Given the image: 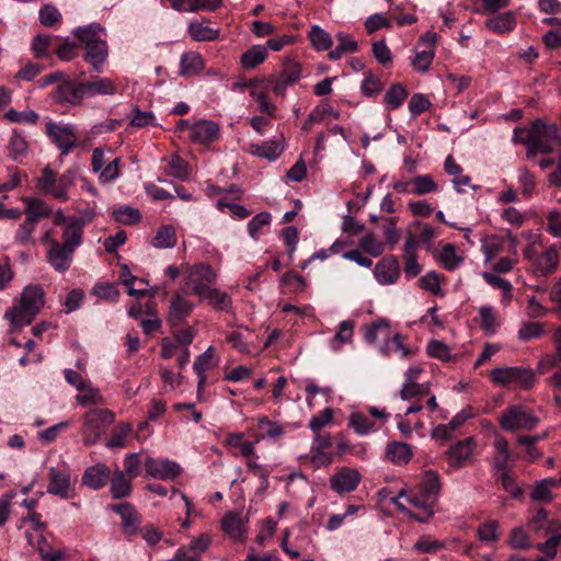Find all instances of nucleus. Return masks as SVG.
I'll return each mask as SVG.
<instances>
[{
	"label": "nucleus",
	"mask_w": 561,
	"mask_h": 561,
	"mask_svg": "<svg viewBox=\"0 0 561 561\" xmlns=\"http://www.w3.org/2000/svg\"><path fill=\"white\" fill-rule=\"evenodd\" d=\"M43 242L48 244L47 261L50 266L59 273L68 271L73 261V254L77 248L82 243L79 233L69 232L64 229L61 242L50 239L49 231L43 238Z\"/></svg>",
	"instance_id": "1"
},
{
	"label": "nucleus",
	"mask_w": 561,
	"mask_h": 561,
	"mask_svg": "<svg viewBox=\"0 0 561 561\" xmlns=\"http://www.w3.org/2000/svg\"><path fill=\"white\" fill-rule=\"evenodd\" d=\"M500 426L506 432L531 431L539 419L522 404L508 405L499 417Z\"/></svg>",
	"instance_id": "2"
},
{
	"label": "nucleus",
	"mask_w": 561,
	"mask_h": 561,
	"mask_svg": "<svg viewBox=\"0 0 561 561\" xmlns=\"http://www.w3.org/2000/svg\"><path fill=\"white\" fill-rule=\"evenodd\" d=\"M114 422V413L107 409H93L84 416L83 443L87 446L96 444L105 428Z\"/></svg>",
	"instance_id": "3"
},
{
	"label": "nucleus",
	"mask_w": 561,
	"mask_h": 561,
	"mask_svg": "<svg viewBox=\"0 0 561 561\" xmlns=\"http://www.w3.org/2000/svg\"><path fill=\"white\" fill-rule=\"evenodd\" d=\"M493 382L505 387L518 386L529 389L535 382V374L531 369L524 367H497L493 368Z\"/></svg>",
	"instance_id": "4"
},
{
	"label": "nucleus",
	"mask_w": 561,
	"mask_h": 561,
	"mask_svg": "<svg viewBox=\"0 0 561 561\" xmlns=\"http://www.w3.org/2000/svg\"><path fill=\"white\" fill-rule=\"evenodd\" d=\"M184 280L192 293L201 296L216 283L217 274L209 264L197 263L188 267Z\"/></svg>",
	"instance_id": "5"
},
{
	"label": "nucleus",
	"mask_w": 561,
	"mask_h": 561,
	"mask_svg": "<svg viewBox=\"0 0 561 561\" xmlns=\"http://www.w3.org/2000/svg\"><path fill=\"white\" fill-rule=\"evenodd\" d=\"M520 133H527L534 138L541 148L542 153L552 152L554 145L561 146L559 129L556 124H547L541 119H537L533 123L529 130L523 129Z\"/></svg>",
	"instance_id": "6"
},
{
	"label": "nucleus",
	"mask_w": 561,
	"mask_h": 561,
	"mask_svg": "<svg viewBox=\"0 0 561 561\" xmlns=\"http://www.w3.org/2000/svg\"><path fill=\"white\" fill-rule=\"evenodd\" d=\"M436 33L426 32L417 42L412 66L415 70L425 72L428 70L435 56Z\"/></svg>",
	"instance_id": "7"
},
{
	"label": "nucleus",
	"mask_w": 561,
	"mask_h": 561,
	"mask_svg": "<svg viewBox=\"0 0 561 561\" xmlns=\"http://www.w3.org/2000/svg\"><path fill=\"white\" fill-rule=\"evenodd\" d=\"M46 131L61 150L62 154H68L77 146V135L73 127L69 124L61 125L49 122L46 124Z\"/></svg>",
	"instance_id": "8"
},
{
	"label": "nucleus",
	"mask_w": 561,
	"mask_h": 561,
	"mask_svg": "<svg viewBox=\"0 0 561 561\" xmlns=\"http://www.w3.org/2000/svg\"><path fill=\"white\" fill-rule=\"evenodd\" d=\"M360 480L362 476L356 469L343 467L330 478V486L339 494L348 493L358 486Z\"/></svg>",
	"instance_id": "9"
},
{
	"label": "nucleus",
	"mask_w": 561,
	"mask_h": 561,
	"mask_svg": "<svg viewBox=\"0 0 561 561\" xmlns=\"http://www.w3.org/2000/svg\"><path fill=\"white\" fill-rule=\"evenodd\" d=\"M84 96L82 81H64L54 91L53 99L59 104L79 105Z\"/></svg>",
	"instance_id": "10"
},
{
	"label": "nucleus",
	"mask_w": 561,
	"mask_h": 561,
	"mask_svg": "<svg viewBox=\"0 0 561 561\" xmlns=\"http://www.w3.org/2000/svg\"><path fill=\"white\" fill-rule=\"evenodd\" d=\"M145 469L150 477L161 480H173L181 473V467L169 459L147 458Z\"/></svg>",
	"instance_id": "11"
},
{
	"label": "nucleus",
	"mask_w": 561,
	"mask_h": 561,
	"mask_svg": "<svg viewBox=\"0 0 561 561\" xmlns=\"http://www.w3.org/2000/svg\"><path fill=\"white\" fill-rule=\"evenodd\" d=\"M49 481L47 484V493L59 496L61 499L70 497L71 480L68 469L50 468Z\"/></svg>",
	"instance_id": "12"
},
{
	"label": "nucleus",
	"mask_w": 561,
	"mask_h": 561,
	"mask_svg": "<svg viewBox=\"0 0 561 561\" xmlns=\"http://www.w3.org/2000/svg\"><path fill=\"white\" fill-rule=\"evenodd\" d=\"M110 510L119 514L125 534L134 535L138 531L141 524V516L131 504H114L110 506Z\"/></svg>",
	"instance_id": "13"
},
{
	"label": "nucleus",
	"mask_w": 561,
	"mask_h": 561,
	"mask_svg": "<svg viewBox=\"0 0 561 561\" xmlns=\"http://www.w3.org/2000/svg\"><path fill=\"white\" fill-rule=\"evenodd\" d=\"M400 273L399 262L394 256H387L379 261L374 270V274L379 284H393Z\"/></svg>",
	"instance_id": "14"
},
{
	"label": "nucleus",
	"mask_w": 561,
	"mask_h": 561,
	"mask_svg": "<svg viewBox=\"0 0 561 561\" xmlns=\"http://www.w3.org/2000/svg\"><path fill=\"white\" fill-rule=\"evenodd\" d=\"M194 306L181 294H175L171 301L168 312V321L175 327L183 322L192 312Z\"/></svg>",
	"instance_id": "15"
},
{
	"label": "nucleus",
	"mask_w": 561,
	"mask_h": 561,
	"mask_svg": "<svg viewBox=\"0 0 561 561\" xmlns=\"http://www.w3.org/2000/svg\"><path fill=\"white\" fill-rule=\"evenodd\" d=\"M110 476L111 469L103 463H98L85 469L82 483L90 489L99 490L107 483Z\"/></svg>",
	"instance_id": "16"
},
{
	"label": "nucleus",
	"mask_w": 561,
	"mask_h": 561,
	"mask_svg": "<svg viewBox=\"0 0 561 561\" xmlns=\"http://www.w3.org/2000/svg\"><path fill=\"white\" fill-rule=\"evenodd\" d=\"M219 127L211 121H199L191 126V139L198 144H208L218 136Z\"/></svg>",
	"instance_id": "17"
},
{
	"label": "nucleus",
	"mask_w": 561,
	"mask_h": 561,
	"mask_svg": "<svg viewBox=\"0 0 561 561\" xmlns=\"http://www.w3.org/2000/svg\"><path fill=\"white\" fill-rule=\"evenodd\" d=\"M557 265L558 252L554 248H550L539 256H536L533 263L534 274L536 276H547L556 270Z\"/></svg>",
	"instance_id": "18"
},
{
	"label": "nucleus",
	"mask_w": 561,
	"mask_h": 561,
	"mask_svg": "<svg viewBox=\"0 0 561 561\" xmlns=\"http://www.w3.org/2000/svg\"><path fill=\"white\" fill-rule=\"evenodd\" d=\"M72 33L85 48L103 41L102 36L105 35V28L99 23H91L87 26L77 27Z\"/></svg>",
	"instance_id": "19"
},
{
	"label": "nucleus",
	"mask_w": 561,
	"mask_h": 561,
	"mask_svg": "<svg viewBox=\"0 0 561 561\" xmlns=\"http://www.w3.org/2000/svg\"><path fill=\"white\" fill-rule=\"evenodd\" d=\"M23 203L25 204V219L34 224L43 218L48 217L51 214V208L42 199L33 197H24Z\"/></svg>",
	"instance_id": "20"
},
{
	"label": "nucleus",
	"mask_w": 561,
	"mask_h": 561,
	"mask_svg": "<svg viewBox=\"0 0 561 561\" xmlns=\"http://www.w3.org/2000/svg\"><path fill=\"white\" fill-rule=\"evenodd\" d=\"M35 316V312L20 302L8 309L4 314L14 329H22L23 327L28 325Z\"/></svg>",
	"instance_id": "21"
},
{
	"label": "nucleus",
	"mask_w": 561,
	"mask_h": 561,
	"mask_svg": "<svg viewBox=\"0 0 561 561\" xmlns=\"http://www.w3.org/2000/svg\"><path fill=\"white\" fill-rule=\"evenodd\" d=\"M108 48L105 39L85 47L84 60L96 71H100L107 59Z\"/></svg>",
	"instance_id": "22"
},
{
	"label": "nucleus",
	"mask_w": 561,
	"mask_h": 561,
	"mask_svg": "<svg viewBox=\"0 0 561 561\" xmlns=\"http://www.w3.org/2000/svg\"><path fill=\"white\" fill-rule=\"evenodd\" d=\"M20 304L37 314L45 304L43 288L38 285L26 286L21 295Z\"/></svg>",
	"instance_id": "23"
},
{
	"label": "nucleus",
	"mask_w": 561,
	"mask_h": 561,
	"mask_svg": "<svg viewBox=\"0 0 561 561\" xmlns=\"http://www.w3.org/2000/svg\"><path fill=\"white\" fill-rule=\"evenodd\" d=\"M84 95H113L116 93L117 88L115 83L108 78H96L91 81H82Z\"/></svg>",
	"instance_id": "24"
},
{
	"label": "nucleus",
	"mask_w": 561,
	"mask_h": 561,
	"mask_svg": "<svg viewBox=\"0 0 561 561\" xmlns=\"http://www.w3.org/2000/svg\"><path fill=\"white\" fill-rule=\"evenodd\" d=\"M332 446V439L330 435L316 434L311 450L313 453L312 463L316 467L320 465H328L331 462V457L325 453Z\"/></svg>",
	"instance_id": "25"
},
{
	"label": "nucleus",
	"mask_w": 561,
	"mask_h": 561,
	"mask_svg": "<svg viewBox=\"0 0 561 561\" xmlns=\"http://www.w3.org/2000/svg\"><path fill=\"white\" fill-rule=\"evenodd\" d=\"M440 491V479L437 472L427 470L424 472L419 485V492L427 500L435 502Z\"/></svg>",
	"instance_id": "26"
},
{
	"label": "nucleus",
	"mask_w": 561,
	"mask_h": 561,
	"mask_svg": "<svg viewBox=\"0 0 561 561\" xmlns=\"http://www.w3.org/2000/svg\"><path fill=\"white\" fill-rule=\"evenodd\" d=\"M222 530L234 540H242L245 537L247 528L241 516L228 513L222 518Z\"/></svg>",
	"instance_id": "27"
},
{
	"label": "nucleus",
	"mask_w": 561,
	"mask_h": 561,
	"mask_svg": "<svg viewBox=\"0 0 561 561\" xmlns=\"http://www.w3.org/2000/svg\"><path fill=\"white\" fill-rule=\"evenodd\" d=\"M473 440L472 438H467L465 440H460L454 446H451L447 455L449 457L450 466L459 467L462 465L465 460H467L472 454Z\"/></svg>",
	"instance_id": "28"
},
{
	"label": "nucleus",
	"mask_w": 561,
	"mask_h": 561,
	"mask_svg": "<svg viewBox=\"0 0 561 561\" xmlns=\"http://www.w3.org/2000/svg\"><path fill=\"white\" fill-rule=\"evenodd\" d=\"M188 34L193 39L198 42H210L219 37L218 30L210 27L207 20L191 22L188 25Z\"/></svg>",
	"instance_id": "29"
},
{
	"label": "nucleus",
	"mask_w": 561,
	"mask_h": 561,
	"mask_svg": "<svg viewBox=\"0 0 561 561\" xmlns=\"http://www.w3.org/2000/svg\"><path fill=\"white\" fill-rule=\"evenodd\" d=\"M411 446L402 442H391L387 445L386 456L396 465H405L412 458Z\"/></svg>",
	"instance_id": "30"
},
{
	"label": "nucleus",
	"mask_w": 561,
	"mask_h": 561,
	"mask_svg": "<svg viewBox=\"0 0 561 561\" xmlns=\"http://www.w3.org/2000/svg\"><path fill=\"white\" fill-rule=\"evenodd\" d=\"M204 67L203 57L195 51H188L182 55L179 73L183 77L197 75Z\"/></svg>",
	"instance_id": "31"
},
{
	"label": "nucleus",
	"mask_w": 561,
	"mask_h": 561,
	"mask_svg": "<svg viewBox=\"0 0 561 561\" xmlns=\"http://www.w3.org/2000/svg\"><path fill=\"white\" fill-rule=\"evenodd\" d=\"M199 297L207 299L209 305L218 311H229L232 305V300L229 295L215 287H209Z\"/></svg>",
	"instance_id": "32"
},
{
	"label": "nucleus",
	"mask_w": 561,
	"mask_h": 561,
	"mask_svg": "<svg viewBox=\"0 0 561 561\" xmlns=\"http://www.w3.org/2000/svg\"><path fill=\"white\" fill-rule=\"evenodd\" d=\"M408 90L400 83H393L383 98V104L388 111L397 110L408 98Z\"/></svg>",
	"instance_id": "33"
},
{
	"label": "nucleus",
	"mask_w": 561,
	"mask_h": 561,
	"mask_svg": "<svg viewBox=\"0 0 561 561\" xmlns=\"http://www.w3.org/2000/svg\"><path fill=\"white\" fill-rule=\"evenodd\" d=\"M94 215L95 214L91 208L81 210L79 216L68 217L65 229L70 233H79V239L82 240L83 227L93 220Z\"/></svg>",
	"instance_id": "34"
},
{
	"label": "nucleus",
	"mask_w": 561,
	"mask_h": 561,
	"mask_svg": "<svg viewBox=\"0 0 561 561\" xmlns=\"http://www.w3.org/2000/svg\"><path fill=\"white\" fill-rule=\"evenodd\" d=\"M266 49L261 45L252 46L241 56V65L244 69H252L266 59Z\"/></svg>",
	"instance_id": "35"
},
{
	"label": "nucleus",
	"mask_w": 561,
	"mask_h": 561,
	"mask_svg": "<svg viewBox=\"0 0 561 561\" xmlns=\"http://www.w3.org/2000/svg\"><path fill=\"white\" fill-rule=\"evenodd\" d=\"M36 228V224L28 221L25 219L22 224L19 225L15 233H14V243L21 247H27L35 244L34 231Z\"/></svg>",
	"instance_id": "36"
},
{
	"label": "nucleus",
	"mask_w": 561,
	"mask_h": 561,
	"mask_svg": "<svg viewBox=\"0 0 561 561\" xmlns=\"http://www.w3.org/2000/svg\"><path fill=\"white\" fill-rule=\"evenodd\" d=\"M557 486V481L552 478H547L539 481L530 493V499L536 502L548 503L552 500L551 489Z\"/></svg>",
	"instance_id": "37"
},
{
	"label": "nucleus",
	"mask_w": 561,
	"mask_h": 561,
	"mask_svg": "<svg viewBox=\"0 0 561 561\" xmlns=\"http://www.w3.org/2000/svg\"><path fill=\"white\" fill-rule=\"evenodd\" d=\"M76 178V171L69 169L65 171L56 181L54 198L59 201L68 199V190L72 186Z\"/></svg>",
	"instance_id": "38"
},
{
	"label": "nucleus",
	"mask_w": 561,
	"mask_h": 561,
	"mask_svg": "<svg viewBox=\"0 0 561 561\" xmlns=\"http://www.w3.org/2000/svg\"><path fill=\"white\" fill-rule=\"evenodd\" d=\"M389 323L387 320L380 319L366 329L364 339L368 343H375L378 339H390Z\"/></svg>",
	"instance_id": "39"
},
{
	"label": "nucleus",
	"mask_w": 561,
	"mask_h": 561,
	"mask_svg": "<svg viewBox=\"0 0 561 561\" xmlns=\"http://www.w3.org/2000/svg\"><path fill=\"white\" fill-rule=\"evenodd\" d=\"M131 492L130 478L127 479L123 471H117L111 483L113 499L127 497Z\"/></svg>",
	"instance_id": "40"
},
{
	"label": "nucleus",
	"mask_w": 561,
	"mask_h": 561,
	"mask_svg": "<svg viewBox=\"0 0 561 561\" xmlns=\"http://www.w3.org/2000/svg\"><path fill=\"white\" fill-rule=\"evenodd\" d=\"M308 35L317 50H328L333 45L330 34L319 25H312Z\"/></svg>",
	"instance_id": "41"
},
{
	"label": "nucleus",
	"mask_w": 561,
	"mask_h": 561,
	"mask_svg": "<svg viewBox=\"0 0 561 561\" xmlns=\"http://www.w3.org/2000/svg\"><path fill=\"white\" fill-rule=\"evenodd\" d=\"M283 148L275 140L265 141L261 145H252L251 146V152L265 158L270 161L276 160L279 154L282 153Z\"/></svg>",
	"instance_id": "42"
},
{
	"label": "nucleus",
	"mask_w": 561,
	"mask_h": 561,
	"mask_svg": "<svg viewBox=\"0 0 561 561\" xmlns=\"http://www.w3.org/2000/svg\"><path fill=\"white\" fill-rule=\"evenodd\" d=\"M176 244L175 230L172 226L161 227L154 238L152 239V245L159 249L173 248Z\"/></svg>",
	"instance_id": "43"
},
{
	"label": "nucleus",
	"mask_w": 561,
	"mask_h": 561,
	"mask_svg": "<svg viewBox=\"0 0 561 561\" xmlns=\"http://www.w3.org/2000/svg\"><path fill=\"white\" fill-rule=\"evenodd\" d=\"M430 383L404 382L400 390V398L404 401L430 394Z\"/></svg>",
	"instance_id": "44"
},
{
	"label": "nucleus",
	"mask_w": 561,
	"mask_h": 561,
	"mask_svg": "<svg viewBox=\"0 0 561 561\" xmlns=\"http://www.w3.org/2000/svg\"><path fill=\"white\" fill-rule=\"evenodd\" d=\"M250 87V95L259 103V108L261 112L267 114L268 116H274L275 106L267 100L266 92L259 89L257 81H251L249 83Z\"/></svg>",
	"instance_id": "45"
},
{
	"label": "nucleus",
	"mask_w": 561,
	"mask_h": 561,
	"mask_svg": "<svg viewBox=\"0 0 561 561\" xmlns=\"http://www.w3.org/2000/svg\"><path fill=\"white\" fill-rule=\"evenodd\" d=\"M413 185L412 193L415 195H425L438 190V185L434 182L433 178L428 174L417 175L411 180Z\"/></svg>",
	"instance_id": "46"
},
{
	"label": "nucleus",
	"mask_w": 561,
	"mask_h": 561,
	"mask_svg": "<svg viewBox=\"0 0 561 561\" xmlns=\"http://www.w3.org/2000/svg\"><path fill=\"white\" fill-rule=\"evenodd\" d=\"M218 364V358L215 355V348L209 346L203 354L197 356L193 364V369L196 374H201V371L205 373Z\"/></svg>",
	"instance_id": "47"
},
{
	"label": "nucleus",
	"mask_w": 561,
	"mask_h": 561,
	"mask_svg": "<svg viewBox=\"0 0 561 561\" xmlns=\"http://www.w3.org/2000/svg\"><path fill=\"white\" fill-rule=\"evenodd\" d=\"M516 25V16L512 11L493 14V32L506 33L512 31Z\"/></svg>",
	"instance_id": "48"
},
{
	"label": "nucleus",
	"mask_w": 561,
	"mask_h": 561,
	"mask_svg": "<svg viewBox=\"0 0 561 561\" xmlns=\"http://www.w3.org/2000/svg\"><path fill=\"white\" fill-rule=\"evenodd\" d=\"M548 520V512L541 507L529 519L528 527L530 531L534 533L537 537H543L547 529Z\"/></svg>",
	"instance_id": "49"
},
{
	"label": "nucleus",
	"mask_w": 561,
	"mask_h": 561,
	"mask_svg": "<svg viewBox=\"0 0 561 561\" xmlns=\"http://www.w3.org/2000/svg\"><path fill=\"white\" fill-rule=\"evenodd\" d=\"M374 421L360 412L353 413L350 417V426L358 434L366 435L374 428Z\"/></svg>",
	"instance_id": "50"
},
{
	"label": "nucleus",
	"mask_w": 561,
	"mask_h": 561,
	"mask_svg": "<svg viewBox=\"0 0 561 561\" xmlns=\"http://www.w3.org/2000/svg\"><path fill=\"white\" fill-rule=\"evenodd\" d=\"M4 117L12 123H26L30 125H35L39 118L38 114L34 111L19 112L14 108L7 111Z\"/></svg>",
	"instance_id": "51"
},
{
	"label": "nucleus",
	"mask_w": 561,
	"mask_h": 561,
	"mask_svg": "<svg viewBox=\"0 0 561 561\" xmlns=\"http://www.w3.org/2000/svg\"><path fill=\"white\" fill-rule=\"evenodd\" d=\"M439 261L446 270L453 271L458 267L461 257L457 255L453 244H446L439 253Z\"/></svg>",
	"instance_id": "52"
},
{
	"label": "nucleus",
	"mask_w": 561,
	"mask_h": 561,
	"mask_svg": "<svg viewBox=\"0 0 561 561\" xmlns=\"http://www.w3.org/2000/svg\"><path fill=\"white\" fill-rule=\"evenodd\" d=\"M543 334V324L539 322H524L518 330V339L527 342Z\"/></svg>",
	"instance_id": "53"
},
{
	"label": "nucleus",
	"mask_w": 561,
	"mask_h": 561,
	"mask_svg": "<svg viewBox=\"0 0 561 561\" xmlns=\"http://www.w3.org/2000/svg\"><path fill=\"white\" fill-rule=\"evenodd\" d=\"M257 426L263 437L275 439L284 434L283 426L279 423L270 421L267 417H261Z\"/></svg>",
	"instance_id": "54"
},
{
	"label": "nucleus",
	"mask_w": 561,
	"mask_h": 561,
	"mask_svg": "<svg viewBox=\"0 0 561 561\" xmlns=\"http://www.w3.org/2000/svg\"><path fill=\"white\" fill-rule=\"evenodd\" d=\"M301 68L300 65L289 58H287L283 65V70L277 75L284 79L290 85L294 84L300 78Z\"/></svg>",
	"instance_id": "55"
},
{
	"label": "nucleus",
	"mask_w": 561,
	"mask_h": 561,
	"mask_svg": "<svg viewBox=\"0 0 561 561\" xmlns=\"http://www.w3.org/2000/svg\"><path fill=\"white\" fill-rule=\"evenodd\" d=\"M500 480L503 489L508 492L512 497L519 499L523 495V491L517 485L515 476L512 470H504L501 472Z\"/></svg>",
	"instance_id": "56"
},
{
	"label": "nucleus",
	"mask_w": 561,
	"mask_h": 561,
	"mask_svg": "<svg viewBox=\"0 0 561 561\" xmlns=\"http://www.w3.org/2000/svg\"><path fill=\"white\" fill-rule=\"evenodd\" d=\"M93 295L101 299L111 300V301H117L119 298V290L117 289L116 285L108 284V283H102L96 284L92 289Z\"/></svg>",
	"instance_id": "57"
},
{
	"label": "nucleus",
	"mask_w": 561,
	"mask_h": 561,
	"mask_svg": "<svg viewBox=\"0 0 561 561\" xmlns=\"http://www.w3.org/2000/svg\"><path fill=\"white\" fill-rule=\"evenodd\" d=\"M140 213L129 206H124L114 211V218L116 221L125 225H134L140 220Z\"/></svg>",
	"instance_id": "58"
},
{
	"label": "nucleus",
	"mask_w": 561,
	"mask_h": 561,
	"mask_svg": "<svg viewBox=\"0 0 561 561\" xmlns=\"http://www.w3.org/2000/svg\"><path fill=\"white\" fill-rule=\"evenodd\" d=\"M56 181L55 172L49 167H46L42 172V176L38 178L37 184L45 194H49L54 197Z\"/></svg>",
	"instance_id": "59"
},
{
	"label": "nucleus",
	"mask_w": 561,
	"mask_h": 561,
	"mask_svg": "<svg viewBox=\"0 0 561 561\" xmlns=\"http://www.w3.org/2000/svg\"><path fill=\"white\" fill-rule=\"evenodd\" d=\"M37 550L44 561H59L62 558V552L60 550L54 551L44 536H41L37 541Z\"/></svg>",
	"instance_id": "60"
},
{
	"label": "nucleus",
	"mask_w": 561,
	"mask_h": 561,
	"mask_svg": "<svg viewBox=\"0 0 561 561\" xmlns=\"http://www.w3.org/2000/svg\"><path fill=\"white\" fill-rule=\"evenodd\" d=\"M247 467L249 472H251L253 476L260 479L259 491L264 492L268 488L270 471L253 460H248Z\"/></svg>",
	"instance_id": "61"
},
{
	"label": "nucleus",
	"mask_w": 561,
	"mask_h": 561,
	"mask_svg": "<svg viewBox=\"0 0 561 561\" xmlns=\"http://www.w3.org/2000/svg\"><path fill=\"white\" fill-rule=\"evenodd\" d=\"M510 542L514 549L528 550L533 547L528 534L522 527L512 530Z\"/></svg>",
	"instance_id": "62"
},
{
	"label": "nucleus",
	"mask_w": 561,
	"mask_h": 561,
	"mask_svg": "<svg viewBox=\"0 0 561 561\" xmlns=\"http://www.w3.org/2000/svg\"><path fill=\"white\" fill-rule=\"evenodd\" d=\"M271 221V215L268 213H260L255 215L249 222H248V230L249 234L256 239L260 230L267 226Z\"/></svg>",
	"instance_id": "63"
},
{
	"label": "nucleus",
	"mask_w": 561,
	"mask_h": 561,
	"mask_svg": "<svg viewBox=\"0 0 561 561\" xmlns=\"http://www.w3.org/2000/svg\"><path fill=\"white\" fill-rule=\"evenodd\" d=\"M131 427L127 423H123L119 427L114 431L112 437L107 440L106 446L108 448H122L125 446V439L129 434Z\"/></svg>",
	"instance_id": "64"
}]
</instances>
